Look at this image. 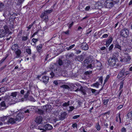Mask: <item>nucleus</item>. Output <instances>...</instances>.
Listing matches in <instances>:
<instances>
[{"mask_svg": "<svg viewBox=\"0 0 132 132\" xmlns=\"http://www.w3.org/2000/svg\"><path fill=\"white\" fill-rule=\"evenodd\" d=\"M50 70L51 71L50 73L51 77L53 78L54 76L57 77L61 74V68L59 66L53 63H52L50 66Z\"/></svg>", "mask_w": 132, "mask_h": 132, "instance_id": "1", "label": "nucleus"}, {"mask_svg": "<svg viewBox=\"0 0 132 132\" xmlns=\"http://www.w3.org/2000/svg\"><path fill=\"white\" fill-rule=\"evenodd\" d=\"M23 114L22 113L19 112L16 116L15 119L12 118H10L8 120L7 122L8 124H9L10 123L13 124L15 123L16 121H20L23 118L24 116Z\"/></svg>", "mask_w": 132, "mask_h": 132, "instance_id": "2", "label": "nucleus"}, {"mask_svg": "<svg viewBox=\"0 0 132 132\" xmlns=\"http://www.w3.org/2000/svg\"><path fill=\"white\" fill-rule=\"evenodd\" d=\"M118 56V54L117 53H114L112 57L109 59L108 62L109 65L110 67H113L116 65L118 66L116 64V63L118 61L117 59Z\"/></svg>", "mask_w": 132, "mask_h": 132, "instance_id": "3", "label": "nucleus"}, {"mask_svg": "<svg viewBox=\"0 0 132 132\" xmlns=\"http://www.w3.org/2000/svg\"><path fill=\"white\" fill-rule=\"evenodd\" d=\"M130 72L129 71H125V69H123L121 70L117 76V78L119 80H121L123 79L127 75L130 74Z\"/></svg>", "mask_w": 132, "mask_h": 132, "instance_id": "4", "label": "nucleus"}, {"mask_svg": "<svg viewBox=\"0 0 132 132\" xmlns=\"http://www.w3.org/2000/svg\"><path fill=\"white\" fill-rule=\"evenodd\" d=\"M51 10L46 11L42 13L40 16V18L46 20L48 19V14L51 13L53 10L52 9Z\"/></svg>", "mask_w": 132, "mask_h": 132, "instance_id": "5", "label": "nucleus"}, {"mask_svg": "<svg viewBox=\"0 0 132 132\" xmlns=\"http://www.w3.org/2000/svg\"><path fill=\"white\" fill-rule=\"evenodd\" d=\"M11 9H0V12L3 11V15L5 18L10 15H13V14L10 12L12 11Z\"/></svg>", "mask_w": 132, "mask_h": 132, "instance_id": "6", "label": "nucleus"}, {"mask_svg": "<svg viewBox=\"0 0 132 132\" xmlns=\"http://www.w3.org/2000/svg\"><path fill=\"white\" fill-rule=\"evenodd\" d=\"M129 34V31L128 29L124 28L120 32L121 36L126 38L128 37Z\"/></svg>", "mask_w": 132, "mask_h": 132, "instance_id": "7", "label": "nucleus"}, {"mask_svg": "<svg viewBox=\"0 0 132 132\" xmlns=\"http://www.w3.org/2000/svg\"><path fill=\"white\" fill-rule=\"evenodd\" d=\"M113 40V39L112 36H109L108 38L106 39V44H105L107 47L111 43Z\"/></svg>", "mask_w": 132, "mask_h": 132, "instance_id": "8", "label": "nucleus"}, {"mask_svg": "<svg viewBox=\"0 0 132 132\" xmlns=\"http://www.w3.org/2000/svg\"><path fill=\"white\" fill-rule=\"evenodd\" d=\"M51 106L50 105H46L43 106L42 109L45 110L46 112H50L51 110Z\"/></svg>", "mask_w": 132, "mask_h": 132, "instance_id": "9", "label": "nucleus"}, {"mask_svg": "<svg viewBox=\"0 0 132 132\" xmlns=\"http://www.w3.org/2000/svg\"><path fill=\"white\" fill-rule=\"evenodd\" d=\"M106 2V6L107 8H111L113 5V2L112 0H107Z\"/></svg>", "mask_w": 132, "mask_h": 132, "instance_id": "10", "label": "nucleus"}, {"mask_svg": "<svg viewBox=\"0 0 132 132\" xmlns=\"http://www.w3.org/2000/svg\"><path fill=\"white\" fill-rule=\"evenodd\" d=\"M42 44H40L36 47L37 51L40 54L42 53L43 52L42 49Z\"/></svg>", "mask_w": 132, "mask_h": 132, "instance_id": "11", "label": "nucleus"}, {"mask_svg": "<svg viewBox=\"0 0 132 132\" xmlns=\"http://www.w3.org/2000/svg\"><path fill=\"white\" fill-rule=\"evenodd\" d=\"M120 116L121 113L119 112L117 114L116 118V121L117 122H118V118H119L120 123H121V120Z\"/></svg>", "mask_w": 132, "mask_h": 132, "instance_id": "12", "label": "nucleus"}, {"mask_svg": "<svg viewBox=\"0 0 132 132\" xmlns=\"http://www.w3.org/2000/svg\"><path fill=\"white\" fill-rule=\"evenodd\" d=\"M43 120V118L42 116H39L37 117L35 120V122L38 124H40L42 122Z\"/></svg>", "mask_w": 132, "mask_h": 132, "instance_id": "13", "label": "nucleus"}, {"mask_svg": "<svg viewBox=\"0 0 132 132\" xmlns=\"http://www.w3.org/2000/svg\"><path fill=\"white\" fill-rule=\"evenodd\" d=\"M44 128L46 130H51L53 128L52 126L49 124H47L44 126Z\"/></svg>", "mask_w": 132, "mask_h": 132, "instance_id": "14", "label": "nucleus"}, {"mask_svg": "<svg viewBox=\"0 0 132 132\" xmlns=\"http://www.w3.org/2000/svg\"><path fill=\"white\" fill-rule=\"evenodd\" d=\"M65 67L68 68H71L72 67V63L69 60H68L65 64Z\"/></svg>", "mask_w": 132, "mask_h": 132, "instance_id": "15", "label": "nucleus"}, {"mask_svg": "<svg viewBox=\"0 0 132 132\" xmlns=\"http://www.w3.org/2000/svg\"><path fill=\"white\" fill-rule=\"evenodd\" d=\"M49 79V78L48 77L45 76L43 77L42 80L46 84L48 82Z\"/></svg>", "mask_w": 132, "mask_h": 132, "instance_id": "16", "label": "nucleus"}, {"mask_svg": "<svg viewBox=\"0 0 132 132\" xmlns=\"http://www.w3.org/2000/svg\"><path fill=\"white\" fill-rule=\"evenodd\" d=\"M76 86H77L78 87H80V88H77L76 90V91H80L81 92L84 89L82 86L80 84H76Z\"/></svg>", "mask_w": 132, "mask_h": 132, "instance_id": "17", "label": "nucleus"}, {"mask_svg": "<svg viewBox=\"0 0 132 132\" xmlns=\"http://www.w3.org/2000/svg\"><path fill=\"white\" fill-rule=\"evenodd\" d=\"M4 28L5 30L4 31L6 34H10V32L8 26L6 25H5L4 26Z\"/></svg>", "mask_w": 132, "mask_h": 132, "instance_id": "18", "label": "nucleus"}, {"mask_svg": "<svg viewBox=\"0 0 132 132\" xmlns=\"http://www.w3.org/2000/svg\"><path fill=\"white\" fill-rule=\"evenodd\" d=\"M83 59V57L81 56H78L75 59L76 61H78L79 62L82 61Z\"/></svg>", "mask_w": 132, "mask_h": 132, "instance_id": "19", "label": "nucleus"}, {"mask_svg": "<svg viewBox=\"0 0 132 132\" xmlns=\"http://www.w3.org/2000/svg\"><path fill=\"white\" fill-rule=\"evenodd\" d=\"M6 34L3 29L0 30V38H2Z\"/></svg>", "mask_w": 132, "mask_h": 132, "instance_id": "20", "label": "nucleus"}, {"mask_svg": "<svg viewBox=\"0 0 132 132\" xmlns=\"http://www.w3.org/2000/svg\"><path fill=\"white\" fill-rule=\"evenodd\" d=\"M54 63V64H56L57 65L60 66H61L63 64V62L61 60L59 59L57 62V61L56 63Z\"/></svg>", "mask_w": 132, "mask_h": 132, "instance_id": "21", "label": "nucleus"}, {"mask_svg": "<svg viewBox=\"0 0 132 132\" xmlns=\"http://www.w3.org/2000/svg\"><path fill=\"white\" fill-rule=\"evenodd\" d=\"M115 49H118L121 51V46L119 45L118 43H116L115 45L114 48Z\"/></svg>", "mask_w": 132, "mask_h": 132, "instance_id": "22", "label": "nucleus"}, {"mask_svg": "<svg viewBox=\"0 0 132 132\" xmlns=\"http://www.w3.org/2000/svg\"><path fill=\"white\" fill-rule=\"evenodd\" d=\"M90 62L89 59H86L84 61V65L85 66H87V65H88L89 63Z\"/></svg>", "mask_w": 132, "mask_h": 132, "instance_id": "23", "label": "nucleus"}, {"mask_svg": "<svg viewBox=\"0 0 132 132\" xmlns=\"http://www.w3.org/2000/svg\"><path fill=\"white\" fill-rule=\"evenodd\" d=\"M132 111L128 112L127 114V119H130L132 117Z\"/></svg>", "mask_w": 132, "mask_h": 132, "instance_id": "24", "label": "nucleus"}, {"mask_svg": "<svg viewBox=\"0 0 132 132\" xmlns=\"http://www.w3.org/2000/svg\"><path fill=\"white\" fill-rule=\"evenodd\" d=\"M124 84V80H123L120 82V86L119 87V90H123L122 89L123 87Z\"/></svg>", "mask_w": 132, "mask_h": 132, "instance_id": "25", "label": "nucleus"}, {"mask_svg": "<svg viewBox=\"0 0 132 132\" xmlns=\"http://www.w3.org/2000/svg\"><path fill=\"white\" fill-rule=\"evenodd\" d=\"M82 49L84 50H87L88 48L89 47L87 44H85L83 45L82 46Z\"/></svg>", "mask_w": 132, "mask_h": 132, "instance_id": "26", "label": "nucleus"}, {"mask_svg": "<svg viewBox=\"0 0 132 132\" xmlns=\"http://www.w3.org/2000/svg\"><path fill=\"white\" fill-rule=\"evenodd\" d=\"M15 53L17 56L19 57L21 53V52L20 50L18 49L15 52Z\"/></svg>", "mask_w": 132, "mask_h": 132, "instance_id": "27", "label": "nucleus"}, {"mask_svg": "<svg viewBox=\"0 0 132 132\" xmlns=\"http://www.w3.org/2000/svg\"><path fill=\"white\" fill-rule=\"evenodd\" d=\"M67 113L65 112H64L62 113L60 116V117L61 119L62 120L64 119L65 118Z\"/></svg>", "mask_w": 132, "mask_h": 132, "instance_id": "28", "label": "nucleus"}, {"mask_svg": "<svg viewBox=\"0 0 132 132\" xmlns=\"http://www.w3.org/2000/svg\"><path fill=\"white\" fill-rule=\"evenodd\" d=\"M8 55L6 54L5 56L3 57L0 61V64H2L3 63L6 59L7 57L8 56Z\"/></svg>", "mask_w": 132, "mask_h": 132, "instance_id": "29", "label": "nucleus"}, {"mask_svg": "<svg viewBox=\"0 0 132 132\" xmlns=\"http://www.w3.org/2000/svg\"><path fill=\"white\" fill-rule=\"evenodd\" d=\"M0 105L1 108H2V107H3L5 109L6 108L5 103L4 101L1 102L0 104Z\"/></svg>", "mask_w": 132, "mask_h": 132, "instance_id": "30", "label": "nucleus"}, {"mask_svg": "<svg viewBox=\"0 0 132 132\" xmlns=\"http://www.w3.org/2000/svg\"><path fill=\"white\" fill-rule=\"evenodd\" d=\"M110 77V75H107L106 77V78L104 80V82L103 83V85H104L106 83L107 81Z\"/></svg>", "mask_w": 132, "mask_h": 132, "instance_id": "31", "label": "nucleus"}, {"mask_svg": "<svg viewBox=\"0 0 132 132\" xmlns=\"http://www.w3.org/2000/svg\"><path fill=\"white\" fill-rule=\"evenodd\" d=\"M30 90H28L27 91V93L25 94L24 96V97L25 98H26L28 97L30 93Z\"/></svg>", "mask_w": 132, "mask_h": 132, "instance_id": "32", "label": "nucleus"}, {"mask_svg": "<svg viewBox=\"0 0 132 132\" xmlns=\"http://www.w3.org/2000/svg\"><path fill=\"white\" fill-rule=\"evenodd\" d=\"M5 86L1 87L0 88V92L2 93L1 94H3L4 92L6 91L5 89Z\"/></svg>", "mask_w": 132, "mask_h": 132, "instance_id": "33", "label": "nucleus"}, {"mask_svg": "<svg viewBox=\"0 0 132 132\" xmlns=\"http://www.w3.org/2000/svg\"><path fill=\"white\" fill-rule=\"evenodd\" d=\"M70 101H68L67 102H65L62 105V106L63 107H65L68 106L69 105Z\"/></svg>", "mask_w": 132, "mask_h": 132, "instance_id": "34", "label": "nucleus"}, {"mask_svg": "<svg viewBox=\"0 0 132 132\" xmlns=\"http://www.w3.org/2000/svg\"><path fill=\"white\" fill-rule=\"evenodd\" d=\"M31 50L30 48H27L26 49V52L28 55H30L31 54Z\"/></svg>", "mask_w": 132, "mask_h": 132, "instance_id": "35", "label": "nucleus"}, {"mask_svg": "<svg viewBox=\"0 0 132 132\" xmlns=\"http://www.w3.org/2000/svg\"><path fill=\"white\" fill-rule=\"evenodd\" d=\"M101 4L100 3H98L95 5V8H101L102 7L100 5Z\"/></svg>", "mask_w": 132, "mask_h": 132, "instance_id": "36", "label": "nucleus"}, {"mask_svg": "<svg viewBox=\"0 0 132 132\" xmlns=\"http://www.w3.org/2000/svg\"><path fill=\"white\" fill-rule=\"evenodd\" d=\"M28 38V36H23L22 37V41H25L27 40Z\"/></svg>", "mask_w": 132, "mask_h": 132, "instance_id": "37", "label": "nucleus"}, {"mask_svg": "<svg viewBox=\"0 0 132 132\" xmlns=\"http://www.w3.org/2000/svg\"><path fill=\"white\" fill-rule=\"evenodd\" d=\"M17 92H12L11 95V96L13 97H16L17 95Z\"/></svg>", "mask_w": 132, "mask_h": 132, "instance_id": "38", "label": "nucleus"}, {"mask_svg": "<svg viewBox=\"0 0 132 132\" xmlns=\"http://www.w3.org/2000/svg\"><path fill=\"white\" fill-rule=\"evenodd\" d=\"M61 87H62L66 89H70L69 87L67 85H62L61 86Z\"/></svg>", "mask_w": 132, "mask_h": 132, "instance_id": "39", "label": "nucleus"}, {"mask_svg": "<svg viewBox=\"0 0 132 132\" xmlns=\"http://www.w3.org/2000/svg\"><path fill=\"white\" fill-rule=\"evenodd\" d=\"M96 128L99 131L100 130L101 127L99 123H97L96 124Z\"/></svg>", "mask_w": 132, "mask_h": 132, "instance_id": "40", "label": "nucleus"}, {"mask_svg": "<svg viewBox=\"0 0 132 132\" xmlns=\"http://www.w3.org/2000/svg\"><path fill=\"white\" fill-rule=\"evenodd\" d=\"M44 111L41 109H38L37 111L38 113L40 115L44 113Z\"/></svg>", "mask_w": 132, "mask_h": 132, "instance_id": "41", "label": "nucleus"}, {"mask_svg": "<svg viewBox=\"0 0 132 132\" xmlns=\"http://www.w3.org/2000/svg\"><path fill=\"white\" fill-rule=\"evenodd\" d=\"M99 85L100 84L98 82H96L93 84V86L97 88H98L99 87Z\"/></svg>", "mask_w": 132, "mask_h": 132, "instance_id": "42", "label": "nucleus"}, {"mask_svg": "<svg viewBox=\"0 0 132 132\" xmlns=\"http://www.w3.org/2000/svg\"><path fill=\"white\" fill-rule=\"evenodd\" d=\"M18 45L17 44H14L12 46V49H13L14 50H16V47L18 46Z\"/></svg>", "mask_w": 132, "mask_h": 132, "instance_id": "43", "label": "nucleus"}, {"mask_svg": "<svg viewBox=\"0 0 132 132\" xmlns=\"http://www.w3.org/2000/svg\"><path fill=\"white\" fill-rule=\"evenodd\" d=\"M75 46V44H73L71 45L69 47H67V50H69L71 49L73 47Z\"/></svg>", "mask_w": 132, "mask_h": 132, "instance_id": "44", "label": "nucleus"}, {"mask_svg": "<svg viewBox=\"0 0 132 132\" xmlns=\"http://www.w3.org/2000/svg\"><path fill=\"white\" fill-rule=\"evenodd\" d=\"M1 120L3 121H4L7 119V117L6 116L0 117Z\"/></svg>", "mask_w": 132, "mask_h": 132, "instance_id": "45", "label": "nucleus"}, {"mask_svg": "<svg viewBox=\"0 0 132 132\" xmlns=\"http://www.w3.org/2000/svg\"><path fill=\"white\" fill-rule=\"evenodd\" d=\"M32 41L33 43H34L35 44H36L38 41V39L37 38H33L32 39Z\"/></svg>", "mask_w": 132, "mask_h": 132, "instance_id": "46", "label": "nucleus"}, {"mask_svg": "<svg viewBox=\"0 0 132 132\" xmlns=\"http://www.w3.org/2000/svg\"><path fill=\"white\" fill-rule=\"evenodd\" d=\"M63 34L69 35H70L69 30H68L65 31H63Z\"/></svg>", "mask_w": 132, "mask_h": 132, "instance_id": "47", "label": "nucleus"}, {"mask_svg": "<svg viewBox=\"0 0 132 132\" xmlns=\"http://www.w3.org/2000/svg\"><path fill=\"white\" fill-rule=\"evenodd\" d=\"M114 46V45L113 44H111L110 46L108 48L109 51H111L113 49Z\"/></svg>", "mask_w": 132, "mask_h": 132, "instance_id": "48", "label": "nucleus"}, {"mask_svg": "<svg viewBox=\"0 0 132 132\" xmlns=\"http://www.w3.org/2000/svg\"><path fill=\"white\" fill-rule=\"evenodd\" d=\"M109 101V99H107L106 100L104 99L103 100V103L104 105H106L107 104V103H108Z\"/></svg>", "mask_w": 132, "mask_h": 132, "instance_id": "49", "label": "nucleus"}, {"mask_svg": "<svg viewBox=\"0 0 132 132\" xmlns=\"http://www.w3.org/2000/svg\"><path fill=\"white\" fill-rule=\"evenodd\" d=\"M91 91L92 93H95V94H96L97 93V90L95 89H93V88H91Z\"/></svg>", "mask_w": 132, "mask_h": 132, "instance_id": "50", "label": "nucleus"}, {"mask_svg": "<svg viewBox=\"0 0 132 132\" xmlns=\"http://www.w3.org/2000/svg\"><path fill=\"white\" fill-rule=\"evenodd\" d=\"M92 71H87L85 72V73L86 75H89L91 74L92 73Z\"/></svg>", "mask_w": 132, "mask_h": 132, "instance_id": "51", "label": "nucleus"}, {"mask_svg": "<svg viewBox=\"0 0 132 132\" xmlns=\"http://www.w3.org/2000/svg\"><path fill=\"white\" fill-rule=\"evenodd\" d=\"M22 33V30H21L19 31L18 34V36L19 38L21 37V36Z\"/></svg>", "mask_w": 132, "mask_h": 132, "instance_id": "52", "label": "nucleus"}, {"mask_svg": "<svg viewBox=\"0 0 132 132\" xmlns=\"http://www.w3.org/2000/svg\"><path fill=\"white\" fill-rule=\"evenodd\" d=\"M110 113V111H109L107 112L102 113V116H104L106 114H108V115H109Z\"/></svg>", "mask_w": 132, "mask_h": 132, "instance_id": "53", "label": "nucleus"}, {"mask_svg": "<svg viewBox=\"0 0 132 132\" xmlns=\"http://www.w3.org/2000/svg\"><path fill=\"white\" fill-rule=\"evenodd\" d=\"M104 85H103V86H102V87L99 89V91L98 92H97V93H96V94H95V95H97V94H98L100 92V91L102 90H103V89Z\"/></svg>", "mask_w": 132, "mask_h": 132, "instance_id": "54", "label": "nucleus"}, {"mask_svg": "<svg viewBox=\"0 0 132 132\" xmlns=\"http://www.w3.org/2000/svg\"><path fill=\"white\" fill-rule=\"evenodd\" d=\"M99 81L101 84H102L103 81V78L102 76L100 77L99 78Z\"/></svg>", "mask_w": 132, "mask_h": 132, "instance_id": "55", "label": "nucleus"}, {"mask_svg": "<svg viewBox=\"0 0 132 132\" xmlns=\"http://www.w3.org/2000/svg\"><path fill=\"white\" fill-rule=\"evenodd\" d=\"M12 23L11 22L10 25V29H12L14 28V25L13 24V22H12Z\"/></svg>", "mask_w": 132, "mask_h": 132, "instance_id": "56", "label": "nucleus"}, {"mask_svg": "<svg viewBox=\"0 0 132 132\" xmlns=\"http://www.w3.org/2000/svg\"><path fill=\"white\" fill-rule=\"evenodd\" d=\"M119 93L118 95V97L119 99H120V96L122 93L123 92V90H119Z\"/></svg>", "mask_w": 132, "mask_h": 132, "instance_id": "57", "label": "nucleus"}, {"mask_svg": "<svg viewBox=\"0 0 132 132\" xmlns=\"http://www.w3.org/2000/svg\"><path fill=\"white\" fill-rule=\"evenodd\" d=\"M80 116V115H76L73 116L72 117V119H76L79 118Z\"/></svg>", "mask_w": 132, "mask_h": 132, "instance_id": "58", "label": "nucleus"}, {"mask_svg": "<svg viewBox=\"0 0 132 132\" xmlns=\"http://www.w3.org/2000/svg\"><path fill=\"white\" fill-rule=\"evenodd\" d=\"M36 57V56L35 54H32V59L34 61L35 60V59Z\"/></svg>", "mask_w": 132, "mask_h": 132, "instance_id": "59", "label": "nucleus"}, {"mask_svg": "<svg viewBox=\"0 0 132 132\" xmlns=\"http://www.w3.org/2000/svg\"><path fill=\"white\" fill-rule=\"evenodd\" d=\"M18 2L17 4H18V5H17V6L20 5L23 2V0H18Z\"/></svg>", "mask_w": 132, "mask_h": 132, "instance_id": "60", "label": "nucleus"}, {"mask_svg": "<svg viewBox=\"0 0 132 132\" xmlns=\"http://www.w3.org/2000/svg\"><path fill=\"white\" fill-rule=\"evenodd\" d=\"M49 54H46V56L45 58V62L47 61L49 58Z\"/></svg>", "mask_w": 132, "mask_h": 132, "instance_id": "61", "label": "nucleus"}, {"mask_svg": "<svg viewBox=\"0 0 132 132\" xmlns=\"http://www.w3.org/2000/svg\"><path fill=\"white\" fill-rule=\"evenodd\" d=\"M4 4L2 2H0V8H3L4 7Z\"/></svg>", "mask_w": 132, "mask_h": 132, "instance_id": "62", "label": "nucleus"}, {"mask_svg": "<svg viewBox=\"0 0 132 132\" xmlns=\"http://www.w3.org/2000/svg\"><path fill=\"white\" fill-rule=\"evenodd\" d=\"M77 124L76 123H75L72 124V127L73 128H75V127L77 128Z\"/></svg>", "mask_w": 132, "mask_h": 132, "instance_id": "63", "label": "nucleus"}, {"mask_svg": "<svg viewBox=\"0 0 132 132\" xmlns=\"http://www.w3.org/2000/svg\"><path fill=\"white\" fill-rule=\"evenodd\" d=\"M121 132H126V128L124 127H123L121 130Z\"/></svg>", "mask_w": 132, "mask_h": 132, "instance_id": "64", "label": "nucleus"}]
</instances>
